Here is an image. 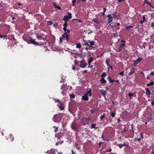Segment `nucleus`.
<instances>
[{"label":"nucleus","instance_id":"obj_1","mask_svg":"<svg viewBox=\"0 0 154 154\" xmlns=\"http://www.w3.org/2000/svg\"><path fill=\"white\" fill-rule=\"evenodd\" d=\"M87 91V92L82 96L83 100L85 101L88 100L89 99L88 96H91V89L90 88L88 89Z\"/></svg>","mask_w":154,"mask_h":154},{"label":"nucleus","instance_id":"obj_2","mask_svg":"<svg viewBox=\"0 0 154 154\" xmlns=\"http://www.w3.org/2000/svg\"><path fill=\"white\" fill-rule=\"evenodd\" d=\"M61 114H56L54 116L53 120L55 122L58 123L61 122Z\"/></svg>","mask_w":154,"mask_h":154},{"label":"nucleus","instance_id":"obj_3","mask_svg":"<svg viewBox=\"0 0 154 154\" xmlns=\"http://www.w3.org/2000/svg\"><path fill=\"white\" fill-rule=\"evenodd\" d=\"M72 18V14L71 13L68 12V15H65L64 17L63 20L64 21H69Z\"/></svg>","mask_w":154,"mask_h":154},{"label":"nucleus","instance_id":"obj_4","mask_svg":"<svg viewBox=\"0 0 154 154\" xmlns=\"http://www.w3.org/2000/svg\"><path fill=\"white\" fill-rule=\"evenodd\" d=\"M71 127L72 128L75 132V136H76V138H77V124L75 122H73L72 123L71 125Z\"/></svg>","mask_w":154,"mask_h":154},{"label":"nucleus","instance_id":"obj_5","mask_svg":"<svg viewBox=\"0 0 154 154\" xmlns=\"http://www.w3.org/2000/svg\"><path fill=\"white\" fill-rule=\"evenodd\" d=\"M87 65V63L85 62V60L84 59H82V60L80 62V66L82 68L85 67Z\"/></svg>","mask_w":154,"mask_h":154},{"label":"nucleus","instance_id":"obj_6","mask_svg":"<svg viewBox=\"0 0 154 154\" xmlns=\"http://www.w3.org/2000/svg\"><path fill=\"white\" fill-rule=\"evenodd\" d=\"M128 143L127 142H125L123 143V144H117V146L120 148H121L123 146H128Z\"/></svg>","mask_w":154,"mask_h":154},{"label":"nucleus","instance_id":"obj_7","mask_svg":"<svg viewBox=\"0 0 154 154\" xmlns=\"http://www.w3.org/2000/svg\"><path fill=\"white\" fill-rule=\"evenodd\" d=\"M62 36L63 38H64V39H66V40L67 41H68V40L69 39V34H68L66 32H65L64 34H62Z\"/></svg>","mask_w":154,"mask_h":154},{"label":"nucleus","instance_id":"obj_8","mask_svg":"<svg viewBox=\"0 0 154 154\" xmlns=\"http://www.w3.org/2000/svg\"><path fill=\"white\" fill-rule=\"evenodd\" d=\"M142 60V58L138 57L137 60L134 61L133 64L134 65L136 66V65L140 63Z\"/></svg>","mask_w":154,"mask_h":154},{"label":"nucleus","instance_id":"obj_9","mask_svg":"<svg viewBox=\"0 0 154 154\" xmlns=\"http://www.w3.org/2000/svg\"><path fill=\"white\" fill-rule=\"evenodd\" d=\"M88 42H89L90 44V46H89V49L91 50L93 48H94L92 46L94 45V42L93 41L90 40H88Z\"/></svg>","mask_w":154,"mask_h":154},{"label":"nucleus","instance_id":"obj_10","mask_svg":"<svg viewBox=\"0 0 154 154\" xmlns=\"http://www.w3.org/2000/svg\"><path fill=\"white\" fill-rule=\"evenodd\" d=\"M71 109L73 111L76 112L77 110L76 105H74L72 103H71Z\"/></svg>","mask_w":154,"mask_h":154},{"label":"nucleus","instance_id":"obj_11","mask_svg":"<svg viewBox=\"0 0 154 154\" xmlns=\"http://www.w3.org/2000/svg\"><path fill=\"white\" fill-rule=\"evenodd\" d=\"M57 106L60 109V110H62L64 109V106H63L62 103L61 102L60 103V104H59V103H58Z\"/></svg>","mask_w":154,"mask_h":154},{"label":"nucleus","instance_id":"obj_12","mask_svg":"<svg viewBox=\"0 0 154 154\" xmlns=\"http://www.w3.org/2000/svg\"><path fill=\"white\" fill-rule=\"evenodd\" d=\"M30 41L31 42V43L32 44L37 45H39V44L37 42L35 41V40L34 39H32V38H31Z\"/></svg>","mask_w":154,"mask_h":154},{"label":"nucleus","instance_id":"obj_13","mask_svg":"<svg viewBox=\"0 0 154 154\" xmlns=\"http://www.w3.org/2000/svg\"><path fill=\"white\" fill-rule=\"evenodd\" d=\"M88 40L87 41H85V42L83 43L84 45L85 46H87L88 47L85 48V49L88 50V49H89V46H90V44L89 42H88Z\"/></svg>","mask_w":154,"mask_h":154},{"label":"nucleus","instance_id":"obj_14","mask_svg":"<svg viewBox=\"0 0 154 154\" xmlns=\"http://www.w3.org/2000/svg\"><path fill=\"white\" fill-rule=\"evenodd\" d=\"M110 60L109 58H107L106 61V63L107 64V66L108 67H110L111 68H112V67H111L110 64H109V63H110Z\"/></svg>","mask_w":154,"mask_h":154},{"label":"nucleus","instance_id":"obj_15","mask_svg":"<svg viewBox=\"0 0 154 154\" xmlns=\"http://www.w3.org/2000/svg\"><path fill=\"white\" fill-rule=\"evenodd\" d=\"M101 92L103 95V96L104 97H106V91L103 90H100Z\"/></svg>","mask_w":154,"mask_h":154},{"label":"nucleus","instance_id":"obj_16","mask_svg":"<svg viewBox=\"0 0 154 154\" xmlns=\"http://www.w3.org/2000/svg\"><path fill=\"white\" fill-rule=\"evenodd\" d=\"M121 42L123 43H121L120 44V47H122V48H123L125 46V41L124 40H121Z\"/></svg>","mask_w":154,"mask_h":154},{"label":"nucleus","instance_id":"obj_17","mask_svg":"<svg viewBox=\"0 0 154 154\" xmlns=\"http://www.w3.org/2000/svg\"><path fill=\"white\" fill-rule=\"evenodd\" d=\"M38 38V40H43L44 41H45V39L42 36L40 35H37L36 36Z\"/></svg>","mask_w":154,"mask_h":154},{"label":"nucleus","instance_id":"obj_18","mask_svg":"<svg viewBox=\"0 0 154 154\" xmlns=\"http://www.w3.org/2000/svg\"><path fill=\"white\" fill-rule=\"evenodd\" d=\"M96 123H94L92 124V125H91V128H94L96 130L97 128V127H96Z\"/></svg>","mask_w":154,"mask_h":154},{"label":"nucleus","instance_id":"obj_19","mask_svg":"<svg viewBox=\"0 0 154 154\" xmlns=\"http://www.w3.org/2000/svg\"><path fill=\"white\" fill-rule=\"evenodd\" d=\"M135 72V70L133 68H132L131 70V71L129 72L128 75H131L133 74Z\"/></svg>","mask_w":154,"mask_h":154},{"label":"nucleus","instance_id":"obj_20","mask_svg":"<svg viewBox=\"0 0 154 154\" xmlns=\"http://www.w3.org/2000/svg\"><path fill=\"white\" fill-rule=\"evenodd\" d=\"M107 79L109 81L110 83H112L113 82L115 81V80L114 79H111L110 76H109L107 78Z\"/></svg>","mask_w":154,"mask_h":154},{"label":"nucleus","instance_id":"obj_21","mask_svg":"<svg viewBox=\"0 0 154 154\" xmlns=\"http://www.w3.org/2000/svg\"><path fill=\"white\" fill-rule=\"evenodd\" d=\"M145 90L146 91V95H149L151 93L148 88H145Z\"/></svg>","mask_w":154,"mask_h":154},{"label":"nucleus","instance_id":"obj_22","mask_svg":"<svg viewBox=\"0 0 154 154\" xmlns=\"http://www.w3.org/2000/svg\"><path fill=\"white\" fill-rule=\"evenodd\" d=\"M144 2L145 3L149 4L151 7L154 9V6L151 5L150 3L149 2L147 1L146 0H145Z\"/></svg>","mask_w":154,"mask_h":154},{"label":"nucleus","instance_id":"obj_23","mask_svg":"<svg viewBox=\"0 0 154 154\" xmlns=\"http://www.w3.org/2000/svg\"><path fill=\"white\" fill-rule=\"evenodd\" d=\"M92 21L96 23L97 24H99V20H97V19L96 18L95 19H93L92 20Z\"/></svg>","mask_w":154,"mask_h":154},{"label":"nucleus","instance_id":"obj_24","mask_svg":"<svg viewBox=\"0 0 154 154\" xmlns=\"http://www.w3.org/2000/svg\"><path fill=\"white\" fill-rule=\"evenodd\" d=\"M112 18H117V16L116 15V12H114L112 15Z\"/></svg>","mask_w":154,"mask_h":154},{"label":"nucleus","instance_id":"obj_25","mask_svg":"<svg viewBox=\"0 0 154 154\" xmlns=\"http://www.w3.org/2000/svg\"><path fill=\"white\" fill-rule=\"evenodd\" d=\"M9 139H11V141H13V140H14V138L13 136V135L12 134H11L9 135Z\"/></svg>","mask_w":154,"mask_h":154},{"label":"nucleus","instance_id":"obj_26","mask_svg":"<svg viewBox=\"0 0 154 154\" xmlns=\"http://www.w3.org/2000/svg\"><path fill=\"white\" fill-rule=\"evenodd\" d=\"M101 82V83H104L106 82V80H105L104 79V78H101V79L100 80Z\"/></svg>","mask_w":154,"mask_h":154},{"label":"nucleus","instance_id":"obj_27","mask_svg":"<svg viewBox=\"0 0 154 154\" xmlns=\"http://www.w3.org/2000/svg\"><path fill=\"white\" fill-rule=\"evenodd\" d=\"M154 82L151 81L150 83L147 84V85L148 86H153L154 85Z\"/></svg>","mask_w":154,"mask_h":154},{"label":"nucleus","instance_id":"obj_28","mask_svg":"<svg viewBox=\"0 0 154 154\" xmlns=\"http://www.w3.org/2000/svg\"><path fill=\"white\" fill-rule=\"evenodd\" d=\"M94 60V58L92 57H90L88 60V62L91 63Z\"/></svg>","mask_w":154,"mask_h":154},{"label":"nucleus","instance_id":"obj_29","mask_svg":"<svg viewBox=\"0 0 154 154\" xmlns=\"http://www.w3.org/2000/svg\"><path fill=\"white\" fill-rule=\"evenodd\" d=\"M53 128H55L54 131L55 132H57L58 131V128L56 127L55 126H54L53 127Z\"/></svg>","mask_w":154,"mask_h":154},{"label":"nucleus","instance_id":"obj_30","mask_svg":"<svg viewBox=\"0 0 154 154\" xmlns=\"http://www.w3.org/2000/svg\"><path fill=\"white\" fill-rule=\"evenodd\" d=\"M107 17L109 19H112V18H113L112 17V16H111V14H108L107 15Z\"/></svg>","mask_w":154,"mask_h":154},{"label":"nucleus","instance_id":"obj_31","mask_svg":"<svg viewBox=\"0 0 154 154\" xmlns=\"http://www.w3.org/2000/svg\"><path fill=\"white\" fill-rule=\"evenodd\" d=\"M134 94V93H129L128 94V96L130 97V99H131V97L133 96Z\"/></svg>","mask_w":154,"mask_h":154},{"label":"nucleus","instance_id":"obj_32","mask_svg":"<svg viewBox=\"0 0 154 154\" xmlns=\"http://www.w3.org/2000/svg\"><path fill=\"white\" fill-rule=\"evenodd\" d=\"M53 22L52 21H47V24L48 25L51 26Z\"/></svg>","mask_w":154,"mask_h":154},{"label":"nucleus","instance_id":"obj_33","mask_svg":"<svg viewBox=\"0 0 154 154\" xmlns=\"http://www.w3.org/2000/svg\"><path fill=\"white\" fill-rule=\"evenodd\" d=\"M54 99V100L55 103L58 102V103L60 104V103L61 102L58 99Z\"/></svg>","mask_w":154,"mask_h":154},{"label":"nucleus","instance_id":"obj_34","mask_svg":"<svg viewBox=\"0 0 154 154\" xmlns=\"http://www.w3.org/2000/svg\"><path fill=\"white\" fill-rule=\"evenodd\" d=\"M69 96L71 98L73 99H74L75 97V95L73 94H69Z\"/></svg>","mask_w":154,"mask_h":154},{"label":"nucleus","instance_id":"obj_35","mask_svg":"<svg viewBox=\"0 0 154 154\" xmlns=\"http://www.w3.org/2000/svg\"><path fill=\"white\" fill-rule=\"evenodd\" d=\"M111 115L112 117H114L115 116L116 112H111Z\"/></svg>","mask_w":154,"mask_h":154},{"label":"nucleus","instance_id":"obj_36","mask_svg":"<svg viewBox=\"0 0 154 154\" xmlns=\"http://www.w3.org/2000/svg\"><path fill=\"white\" fill-rule=\"evenodd\" d=\"M49 154H56V153L54 151L51 150V151H50V153Z\"/></svg>","mask_w":154,"mask_h":154},{"label":"nucleus","instance_id":"obj_37","mask_svg":"<svg viewBox=\"0 0 154 154\" xmlns=\"http://www.w3.org/2000/svg\"><path fill=\"white\" fill-rule=\"evenodd\" d=\"M133 26H127L126 27V28L127 29H130L131 28H133Z\"/></svg>","mask_w":154,"mask_h":154},{"label":"nucleus","instance_id":"obj_38","mask_svg":"<svg viewBox=\"0 0 154 154\" xmlns=\"http://www.w3.org/2000/svg\"><path fill=\"white\" fill-rule=\"evenodd\" d=\"M63 26L64 27H67V22H66L63 24Z\"/></svg>","mask_w":154,"mask_h":154},{"label":"nucleus","instance_id":"obj_39","mask_svg":"<svg viewBox=\"0 0 154 154\" xmlns=\"http://www.w3.org/2000/svg\"><path fill=\"white\" fill-rule=\"evenodd\" d=\"M55 8H57L58 10H60L61 9V8L59 6L57 5L55 7Z\"/></svg>","mask_w":154,"mask_h":154},{"label":"nucleus","instance_id":"obj_40","mask_svg":"<svg viewBox=\"0 0 154 154\" xmlns=\"http://www.w3.org/2000/svg\"><path fill=\"white\" fill-rule=\"evenodd\" d=\"M131 128H132V131L133 132H134V130L135 129V128H134V127L133 125L132 124L131 125Z\"/></svg>","mask_w":154,"mask_h":154},{"label":"nucleus","instance_id":"obj_41","mask_svg":"<svg viewBox=\"0 0 154 154\" xmlns=\"http://www.w3.org/2000/svg\"><path fill=\"white\" fill-rule=\"evenodd\" d=\"M106 73L105 72H103L101 76L102 77V78H104L106 76Z\"/></svg>","mask_w":154,"mask_h":154},{"label":"nucleus","instance_id":"obj_42","mask_svg":"<svg viewBox=\"0 0 154 154\" xmlns=\"http://www.w3.org/2000/svg\"><path fill=\"white\" fill-rule=\"evenodd\" d=\"M122 47H120L119 46V48L118 49V51L119 52H120V51H121L122 49Z\"/></svg>","mask_w":154,"mask_h":154},{"label":"nucleus","instance_id":"obj_43","mask_svg":"<svg viewBox=\"0 0 154 154\" xmlns=\"http://www.w3.org/2000/svg\"><path fill=\"white\" fill-rule=\"evenodd\" d=\"M123 73H124V72L122 71V72H120L119 74L120 75H124Z\"/></svg>","mask_w":154,"mask_h":154},{"label":"nucleus","instance_id":"obj_44","mask_svg":"<svg viewBox=\"0 0 154 154\" xmlns=\"http://www.w3.org/2000/svg\"><path fill=\"white\" fill-rule=\"evenodd\" d=\"M81 47L80 43H78V48H79Z\"/></svg>","mask_w":154,"mask_h":154},{"label":"nucleus","instance_id":"obj_45","mask_svg":"<svg viewBox=\"0 0 154 154\" xmlns=\"http://www.w3.org/2000/svg\"><path fill=\"white\" fill-rule=\"evenodd\" d=\"M67 27H64L63 28V29L64 32H66L67 31L66 29Z\"/></svg>","mask_w":154,"mask_h":154},{"label":"nucleus","instance_id":"obj_46","mask_svg":"<svg viewBox=\"0 0 154 154\" xmlns=\"http://www.w3.org/2000/svg\"><path fill=\"white\" fill-rule=\"evenodd\" d=\"M140 138H142V140L143 139V135L142 133H140Z\"/></svg>","mask_w":154,"mask_h":154},{"label":"nucleus","instance_id":"obj_47","mask_svg":"<svg viewBox=\"0 0 154 154\" xmlns=\"http://www.w3.org/2000/svg\"><path fill=\"white\" fill-rule=\"evenodd\" d=\"M72 154H76V152H74L73 150L72 149Z\"/></svg>","mask_w":154,"mask_h":154},{"label":"nucleus","instance_id":"obj_48","mask_svg":"<svg viewBox=\"0 0 154 154\" xmlns=\"http://www.w3.org/2000/svg\"><path fill=\"white\" fill-rule=\"evenodd\" d=\"M143 20L144 21V22H145V17L144 16H143Z\"/></svg>","mask_w":154,"mask_h":154},{"label":"nucleus","instance_id":"obj_49","mask_svg":"<svg viewBox=\"0 0 154 154\" xmlns=\"http://www.w3.org/2000/svg\"><path fill=\"white\" fill-rule=\"evenodd\" d=\"M112 151V149L111 148H110L109 149L106 150V152H110Z\"/></svg>","mask_w":154,"mask_h":154},{"label":"nucleus","instance_id":"obj_50","mask_svg":"<svg viewBox=\"0 0 154 154\" xmlns=\"http://www.w3.org/2000/svg\"><path fill=\"white\" fill-rule=\"evenodd\" d=\"M3 37H6V36H4L2 35H0V38H2Z\"/></svg>","mask_w":154,"mask_h":154},{"label":"nucleus","instance_id":"obj_51","mask_svg":"<svg viewBox=\"0 0 154 154\" xmlns=\"http://www.w3.org/2000/svg\"><path fill=\"white\" fill-rule=\"evenodd\" d=\"M60 134H61L60 133H58L57 134H56L55 135V137H58L57 136V135L59 136Z\"/></svg>","mask_w":154,"mask_h":154},{"label":"nucleus","instance_id":"obj_52","mask_svg":"<svg viewBox=\"0 0 154 154\" xmlns=\"http://www.w3.org/2000/svg\"><path fill=\"white\" fill-rule=\"evenodd\" d=\"M64 39V38H63V37H60V42H62V39Z\"/></svg>","mask_w":154,"mask_h":154},{"label":"nucleus","instance_id":"obj_53","mask_svg":"<svg viewBox=\"0 0 154 154\" xmlns=\"http://www.w3.org/2000/svg\"><path fill=\"white\" fill-rule=\"evenodd\" d=\"M87 72V70H84L83 72H82L83 73H85Z\"/></svg>","mask_w":154,"mask_h":154},{"label":"nucleus","instance_id":"obj_54","mask_svg":"<svg viewBox=\"0 0 154 154\" xmlns=\"http://www.w3.org/2000/svg\"><path fill=\"white\" fill-rule=\"evenodd\" d=\"M112 19H109L108 23H109L112 21Z\"/></svg>","mask_w":154,"mask_h":154},{"label":"nucleus","instance_id":"obj_55","mask_svg":"<svg viewBox=\"0 0 154 154\" xmlns=\"http://www.w3.org/2000/svg\"><path fill=\"white\" fill-rule=\"evenodd\" d=\"M76 0H73L72 1V3L73 5L74 4V3L75 2Z\"/></svg>","mask_w":154,"mask_h":154},{"label":"nucleus","instance_id":"obj_56","mask_svg":"<svg viewBox=\"0 0 154 154\" xmlns=\"http://www.w3.org/2000/svg\"><path fill=\"white\" fill-rule=\"evenodd\" d=\"M151 104L152 105L154 106V100L151 102Z\"/></svg>","mask_w":154,"mask_h":154},{"label":"nucleus","instance_id":"obj_57","mask_svg":"<svg viewBox=\"0 0 154 154\" xmlns=\"http://www.w3.org/2000/svg\"><path fill=\"white\" fill-rule=\"evenodd\" d=\"M150 75H154V72H151L150 74Z\"/></svg>","mask_w":154,"mask_h":154},{"label":"nucleus","instance_id":"obj_58","mask_svg":"<svg viewBox=\"0 0 154 154\" xmlns=\"http://www.w3.org/2000/svg\"><path fill=\"white\" fill-rule=\"evenodd\" d=\"M103 12H104V13H105V12L106 11V8H103Z\"/></svg>","mask_w":154,"mask_h":154},{"label":"nucleus","instance_id":"obj_59","mask_svg":"<svg viewBox=\"0 0 154 154\" xmlns=\"http://www.w3.org/2000/svg\"><path fill=\"white\" fill-rule=\"evenodd\" d=\"M142 140V138H138V139H137V141H140Z\"/></svg>","mask_w":154,"mask_h":154},{"label":"nucleus","instance_id":"obj_60","mask_svg":"<svg viewBox=\"0 0 154 154\" xmlns=\"http://www.w3.org/2000/svg\"><path fill=\"white\" fill-rule=\"evenodd\" d=\"M72 69L73 70H74L75 69V66H72Z\"/></svg>","mask_w":154,"mask_h":154},{"label":"nucleus","instance_id":"obj_61","mask_svg":"<svg viewBox=\"0 0 154 154\" xmlns=\"http://www.w3.org/2000/svg\"><path fill=\"white\" fill-rule=\"evenodd\" d=\"M143 22H144L143 20H141L140 22V24H142L143 23Z\"/></svg>","mask_w":154,"mask_h":154},{"label":"nucleus","instance_id":"obj_62","mask_svg":"<svg viewBox=\"0 0 154 154\" xmlns=\"http://www.w3.org/2000/svg\"><path fill=\"white\" fill-rule=\"evenodd\" d=\"M78 22L79 23H82V21L78 19Z\"/></svg>","mask_w":154,"mask_h":154},{"label":"nucleus","instance_id":"obj_63","mask_svg":"<svg viewBox=\"0 0 154 154\" xmlns=\"http://www.w3.org/2000/svg\"><path fill=\"white\" fill-rule=\"evenodd\" d=\"M104 116H101V117H100V119H103L104 118Z\"/></svg>","mask_w":154,"mask_h":154},{"label":"nucleus","instance_id":"obj_64","mask_svg":"<svg viewBox=\"0 0 154 154\" xmlns=\"http://www.w3.org/2000/svg\"><path fill=\"white\" fill-rule=\"evenodd\" d=\"M151 26H152V27H154V22H153L152 23V24H151Z\"/></svg>","mask_w":154,"mask_h":154}]
</instances>
